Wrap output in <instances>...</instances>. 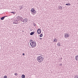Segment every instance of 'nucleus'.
Segmentation results:
<instances>
[{
	"label": "nucleus",
	"mask_w": 78,
	"mask_h": 78,
	"mask_svg": "<svg viewBox=\"0 0 78 78\" xmlns=\"http://www.w3.org/2000/svg\"><path fill=\"white\" fill-rule=\"evenodd\" d=\"M30 45L32 47V48H34L36 46V43L34 41H32L30 43Z\"/></svg>",
	"instance_id": "f257e3e1"
},
{
	"label": "nucleus",
	"mask_w": 78,
	"mask_h": 78,
	"mask_svg": "<svg viewBox=\"0 0 78 78\" xmlns=\"http://www.w3.org/2000/svg\"><path fill=\"white\" fill-rule=\"evenodd\" d=\"M37 61L39 62H41L43 61V60H44V58L42 57L41 56H38L37 58Z\"/></svg>",
	"instance_id": "f03ea898"
},
{
	"label": "nucleus",
	"mask_w": 78,
	"mask_h": 78,
	"mask_svg": "<svg viewBox=\"0 0 78 78\" xmlns=\"http://www.w3.org/2000/svg\"><path fill=\"white\" fill-rule=\"evenodd\" d=\"M30 11L31 12L33 13V14H36L37 12L35 10H34V8H32L31 9Z\"/></svg>",
	"instance_id": "7ed1b4c3"
},
{
	"label": "nucleus",
	"mask_w": 78,
	"mask_h": 78,
	"mask_svg": "<svg viewBox=\"0 0 78 78\" xmlns=\"http://www.w3.org/2000/svg\"><path fill=\"white\" fill-rule=\"evenodd\" d=\"M41 29H38L37 30V33H38V34H41Z\"/></svg>",
	"instance_id": "20e7f679"
},
{
	"label": "nucleus",
	"mask_w": 78,
	"mask_h": 78,
	"mask_svg": "<svg viewBox=\"0 0 78 78\" xmlns=\"http://www.w3.org/2000/svg\"><path fill=\"white\" fill-rule=\"evenodd\" d=\"M69 37V34H65V37Z\"/></svg>",
	"instance_id": "39448f33"
},
{
	"label": "nucleus",
	"mask_w": 78,
	"mask_h": 78,
	"mask_svg": "<svg viewBox=\"0 0 78 78\" xmlns=\"http://www.w3.org/2000/svg\"><path fill=\"white\" fill-rule=\"evenodd\" d=\"M21 17L20 16H17V19H19L18 20H20V19H21Z\"/></svg>",
	"instance_id": "423d86ee"
},
{
	"label": "nucleus",
	"mask_w": 78,
	"mask_h": 78,
	"mask_svg": "<svg viewBox=\"0 0 78 78\" xmlns=\"http://www.w3.org/2000/svg\"><path fill=\"white\" fill-rule=\"evenodd\" d=\"M34 33H35V32L34 31L32 32L30 34L31 36H32V35H33V34H34Z\"/></svg>",
	"instance_id": "0eeeda50"
},
{
	"label": "nucleus",
	"mask_w": 78,
	"mask_h": 78,
	"mask_svg": "<svg viewBox=\"0 0 78 78\" xmlns=\"http://www.w3.org/2000/svg\"><path fill=\"white\" fill-rule=\"evenodd\" d=\"M5 18V16H3L2 18H1V20H4V19Z\"/></svg>",
	"instance_id": "6e6552de"
},
{
	"label": "nucleus",
	"mask_w": 78,
	"mask_h": 78,
	"mask_svg": "<svg viewBox=\"0 0 78 78\" xmlns=\"http://www.w3.org/2000/svg\"><path fill=\"white\" fill-rule=\"evenodd\" d=\"M76 58V61H78V55H76V56L75 57Z\"/></svg>",
	"instance_id": "1a4fd4ad"
},
{
	"label": "nucleus",
	"mask_w": 78,
	"mask_h": 78,
	"mask_svg": "<svg viewBox=\"0 0 78 78\" xmlns=\"http://www.w3.org/2000/svg\"><path fill=\"white\" fill-rule=\"evenodd\" d=\"M13 24H18L19 23H17V22L15 21L13 23Z\"/></svg>",
	"instance_id": "9d476101"
},
{
	"label": "nucleus",
	"mask_w": 78,
	"mask_h": 78,
	"mask_svg": "<svg viewBox=\"0 0 78 78\" xmlns=\"http://www.w3.org/2000/svg\"><path fill=\"white\" fill-rule=\"evenodd\" d=\"M57 45L58 46H59L60 47V46H61V43H60L59 42H58L57 43Z\"/></svg>",
	"instance_id": "9b49d317"
},
{
	"label": "nucleus",
	"mask_w": 78,
	"mask_h": 78,
	"mask_svg": "<svg viewBox=\"0 0 78 78\" xmlns=\"http://www.w3.org/2000/svg\"><path fill=\"white\" fill-rule=\"evenodd\" d=\"M20 10H21V9H23V6L22 5L21 6H20Z\"/></svg>",
	"instance_id": "f8f14e48"
},
{
	"label": "nucleus",
	"mask_w": 78,
	"mask_h": 78,
	"mask_svg": "<svg viewBox=\"0 0 78 78\" xmlns=\"http://www.w3.org/2000/svg\"><path fill=\"white\" fill-rule=\"evenodd\" d=\"M53 42H57V40L56 38H55Z\"/></svg>",
	"instance_id": "ddd939ff"
},
{
	"label": "nucleus",
	"mask_w": 78,
	"mask_h": 78,
	"mask_svg": "<svg viewBox=\"0 0 78 78\" xmlns=\"http://www.w3.org/2000/svg\"><path fill=\"white\" fill-rule=\"evenodd\" d=\"M21 77H22V78H25V76L23 74L22 75Z\"/></svg>",
	"instance_id": "4468645a"
},
{
	"label": "nucleus",
	"mask_w": 78,
	"mask_h": 78,
	"mask_svg": "<svg viewBox=\"0 0 78 78\" xmlns=\"http://www.w3.org/2000/svg\"><path fill=\"white\" fill-rule=\"evenodd\" d=\"M66 5H67L68 6H70V5H71V4L70 3H68V4H66Z\"/></svg>",
	"instance_id": "2eb2a0df"
},
{
	"label": "nucleus",
	"mask_w": 78,
	"mask_h": 78,
	"mask_svg": "<svg viewBox=\"0 0 78 78\" xmlns=\"http://www.w3.org/2000/svg\"><path fill=\"white\" fill-rule=\"evenodd\" d=\"M42 36H43L42 34H41L40 35V37H42Z\"/></svg>",
	"instance_id": "dca6fc26"
},
{
	"label": "nucleus",
	"mask_w": 78,
	"mask_h": 78,
	"mask_svg": "<svg viewBox=\"0 0 78 78\" xmlns=\"http://www.w3.org/2000/svg\"><path fill=\"white\" fill-rule=\"evenodd\" d=\"M26 22H28V20L27 19V18H25V20Z\"/></svg>",
	"instance_id": "f3484780"
},
{
	"label": "nucleus",
	"mask_w": 78,
	"mask_h": 78,
	"mask_svg": "<svg viewBox=\"0 0 78 78\" xmlns=\"http://www.w3.org/2000/svg\"><path fill=\"white\" fill-rule=\"evenodd\" d=\"M59 8H60V9H62V6H60Z\"/></svg>",
	"instance_id": "a211bd4d"
},
{
	"label": "nucleus",
	"mask_w": 78,
	"mask_h": 78,
	"mask_svg": "<svg viewBox=\"0 0 78 78\" xmlns=\"http://www.w3.org/2000/svg\"><path fill=\"white\" fill-rule=\"evenodd\" d=\"M25 19H23L22 20V21L21 20V21H22V22H25Z\"/></svg>",
	"instance_id": "6ab92c4d"
},
{
	"label": "nucleus",
	"mask_w": 78,
	"mask_h": 78,
	"mask_svg": "<svg viewBox=\"0 0 78 78\" xmlns=\"http://www.w3.org/2000/svg\"><path fill=\"white\" fill-rule=\"evenodd\" d=\"M8 77L6 76H5L4 77V78H7Z\"/></svg>",
	"instance_id": "aec40b11"
},
{
	"label": "nucleus",
	"mask_w": 78,
	"mask_h": 78,
	"mask_svg": "<svg viewBox=\"0 0 78 78\" xmlns=\"http://www.w3.org/2000/svg\"><path fill=\"white\" fill-rule=\"evenodd\" d=\"M75 78H78V76H75Z\"/></svg>",
	"instance_id": "412c9836"
},
{
	"label": "nucleus",
	"mask_w": 78,
	"mask_h": 78,
	"mask_svg": "<svg viewBox=\"0 0 78 78\" xmlns=\"http://www.w3.org/2000/svg\"><path fill=\"white\" fill-rule=\"evenodd\" d=\"M14 75L16 76H17L18 75V74H17V73H15Z\"/></svg>",
	"instance_id": "4be33fe9"
},
{
	"label": "nucleus",
	"mask_w": 78,
	"mask_h": 78,
	"mask_svg": "<svg viewBox=\"0 0 78 78\" xmlns=\"http://www.w3.org/2000/svg\"><path fill=\"white\" fill-rule=\"evenodd\" d=\"M23 18L22 17H21V19H20V20H23Z\"/></svg>",
	"instance_id": "5701e85b"
},
{
	"label": "nucleus",
	"mask_w": 78,
	"mask_h": 78,
	"mask_svg": "<svg viewBox=\"0 0 78 78\" xmlns=\"http://www.w3.org/2000/svg\"><path fill=\"white\" fill-rule=\"evenodd\" d=\"M33 25L34 26V27H36V24L35 23H34Z\"/></svg>",
	"instance_id": "b1692460"
},
{
	"label": "nucleus",
	"mask_w": 78,
	"mask_h": 78,
	"mask_svg": "<svg viewBox=\"0 0 78 78\" xmlns=\"http://www.w3.org/2000/svg\"><path fill=\"white\" fill-rule=\"evenodd\" d=\"M18 20V19H16V20L15 19V21H16V22L17 21V20Z\"/></svg>",
	"instance_id": "393cba45"
},
{
	"label": "nucleus",
	"mask_w": 78,
	"mask_h": 78,
	"mask_svg": "<svg viewBox=\"0 0 78 78\" xmlns=\"http://www.w3.org/2000/svg\"><path fill=\"white\" fill-rule=\"evenodd\" d=\"M32 41H33V40H30V42H31Z\"/></svg>",
	"instance_id": "a878e982"
},
{
	"label": "nucleus",
	"mask_w": 78,
	"mask_h": 78,
	"mask_svg": "<svg viewBox=\"0 0 78 78\" xmlns=\"http://www.w3.org/2000/svg\"><path fill=\"white\" fill-rule=\"evenodd\" d=\"M13 14H16V13L15 12H13Z\"/></svg>",
	"instance_id": "bb28decb"
},
{
	"label": "nucleus",
	"mask_w": 78,
	"mask_h": 78,
	"mask_svg": "<svg viewBox=\"0 0 78 78\" xmlns=\"http://www.w3.org/2000/svg\"><path fill=\"white\" fill-rule=\"evenodd\" d=\"M39 39H40V40H42V38H39Z\"/></svg>",
	"instance_id": "cd10ccee"
},
{
	"label": "nucleus",
	"mask_w": 78,
	"mask_h": 78,
	"mask_svg": "<svg viewBox=\"0 0 78 78\" xmlns=\"http://www.w3.org/2000/svg\"><path fill=\"white\" fill-rule=\"evenodd\" d=\"M23 56H24V55H25V54L23 53Z\"/></svg>",
	"instance_id": "c85d7f7f"
},
{
	"label": "nucleus",
	"mask_w": 78,
	"mask_h": 78,
	"mask_svg": "<svg viewBox=\"0 0 78 78\" xmlns=\"http://www.w3.org/2000/svg\"><path fill=\"white\" fill-rule=\"evenodd\" d=\"M60 66H62V64H60Z\"/></svg>",
	"instance_id": "c756f323"
},
{
	"label": "nucleus",
	"mask_w": 78,
	"mask_h": 78,
	"mask_svg": "<svg viewBox=\"0 0 78 78\" xmlns=\"http://www.w3.org/2000/svg\"><path fill=\"white\" fill-rule=\"evenodd\" d=\"M4 17H8V16H4Z\"/></svg>",
	"instance_id": "7c9ffc66"
},
{
	"label": "nucleus",
	"mask_w": 78,
	"mask_h": 78,
	"mask_svg": "<svg viewBox=\"0 0 78 78\" xmlns=\"http://www.w3.org/2000/svg\"><path fill=\"white\" fill-rule=\"evenodd\" d=\"M13 13V12H11V13Z\"/></svg>",
	"instance_id": "2f4dec72"
},
{
	"label": "nucleus",
	"mask_w": 78,
	"mask_h": 78,
	"mask_svg": "<svg viewBox=\"0 0 78 78\" xmlns=\"http://www.w3.org/2000/svg\"><path fill=\"white\" fill-rule=\"evenodd\" d=\"M62 58H61V60L62 59Z\"/></svg>",
	"instance_id": "473e14b6"
}]
</instances>
